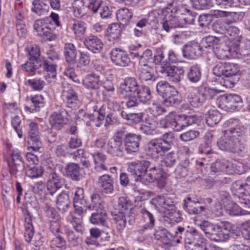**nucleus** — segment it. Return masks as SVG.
<instances>
[{"mask_svg":"<svg viewBox=\"0 0 250 250\" xmlns=\"http://www.w3.org/2000/svg\"><path fill=\"white\" fill-rule=\"evenodd\" d=\"M127 170L135 176V181L147 185L163 177L161 169L148 161H137L128 163Z\"/></svg>","mask_w":250,"mask_h":250,"instance_id":"obj_1","label":"nucleus"},{"mask_svg":"<svg viewBox=\"0 0 250 250\" xmlns=\"http://www.w3.org/2000/svg\"><path fill=\"white\" fill-rule=\"evenodd\" d=\"M195 16V14L192 13L187 5H181L174 15L168 14L163 19V28L168 32L171 28L184 27L187 24H191Z\"/></svg>","mask_w":250,"mask_h":250,"instance_id":"obj_2","label":"nucleus"},{"mask_svg":"<svg viewBox=\"0 0 250 250\" xmlns=\"http://www.w3.org/2000/svg\"><path fill=\"white\" fill-rule=\"evenodd\" d=\"M244 134V129L240 128L225 131L217 142L219 148L221 150L232 153L241 151L243 146L241 142Z\"/></svg>","mask_w":250,"mask_h":250,"instance_id":"obj_3","label":"nucleus"},{"mask_svg":"<svg viewBox=\"0 0 250 250\" xmlns=\"http://www.w3.org/2000/svg\"><path fill=\"white\" fill-rule=\"evenodd\" d=\"M84 203L83 189L81 188H77L73 199L75 211L71 212L67 217V220L77 232H81L83 230L82 215L84 212V209L82 205H84Z\"/></svg>","mask_w":250,"mask_h":250,"instance_id":"obj_4","label":"nucleus"},{"mask_svg":"<svg viewBox=\"0 0 250 250\" xmlns=\"http://www.w3.org/2000/svg\"><path fill=\"white\" fill-rule=\"evenodd\" d=\"M140 86L137 80L133 77L125 78L124 82L120 84L119 92L126 99V104L127 107H132L137 104V100L134 94Z\"/></svg>","mask_w":250,"mask_h":250,"instance_id":"obj_5","label":"nucleus"},{"mask_svg":"<svg viewBox=\"0 0 250 250\" xmlns=\"http://www.w3.org/2000/svg\"><path fill=\"white\" fill-rule=\"evenodd\" d=\"M156 90L158 94L165 98V102L167 105L179 103L180 98L178 91L167 82L161 81L158 82Z\"/></svg>","mask_w":250,"mask_h":250,"instance_id":"obj_6","label":"nucleus"},{"mask_svg":"<svg viewBox=\"0 0 250 250\" xmlns=\"http://www.w3.org/2000/svg\"><path fill=\"white\" fill-rule=\"evenodd\" d=\"M165 137L152 140L147 144L145 150L147 156L156 159L171 148V142L166 140Z\"/></svg>","mask_w":250,"mask_h":250,"instance_id":"obj_7","label":"nucleus"},{"mask_svg":"<svg viewBox=\"0 0 250 250\" xmlns=\"http://www.w3.org/2000/svg\"><path fill=\"white\" fill-rule=\"evenodd\" d=\"M33 29L38 36L43 37L46 40L53 41L58 38V35L54 31L55 27L50 26L48 19L36 20L33 24Z\"/></svg>","mask_w":250,"mask_h":250,"instance_id":"obj_8","label":"nucleus"},{"mask_svg":"<svg viewBox=\"0 0 250 250\" xmlns=\"http://www.w3.org/2000/svg\"><path fill=\"white\" fill-rule=\"evenodd\" d=\"M8 147L11 150L10 160L8 162L9 172L15 177L21 176L24 169V162L21 155V152L17 149H12L10 145H8Z\"/></svg>","mask_w":250,"mask_h":250,"instance_id":"obj_9","label":"nucleus"},{"mask_svg":"<svg viewBox=\"0 0 250 250\" xmlns=\"http://www.w3.org/2000/svg\"><path fill=\"white\" fill-rule=\"evenodd\" d=\"M128 211V204L125 198L120 197L118 204L114 206V211L116 228L119 231H122L125 227V213Z\"/></svg>","mask_w":250,"mask_h":250,"instance_id":"obj_10","label":"nucleus"},{"mask_svg":"<svg viewBox=\"0 0 250 250\" xmlns=\"http://www.w3.org/2000/svg\"><path fill=\"white\" fill-rule=\"evenodd\" d=\"M239 68L237 64L231 63H225V78H222L223 82H221L223 86L226 88L231 87L239 79Z\"/></svg>","mask_w":250,"mask_h":250,"instance_id":"obj_11","label":"nucleus"},{"mask_svg":"<svg viewBox=\"0 0 250 250\" xmlns=\"http://www.w3.org/2000/svg\"><path fill=\"white\" fill-rule=\"evenodd\" d=\"M161 72L167 77L169 81L174 83L179 82L184 74L183 67L173 66L165 62L162 63V69Z\"/></svg>","mask_w":250,"mask_h":250,"instance_id":"obj_12","label":"nucleus"},{"mask_svg":"<svg viewBox=\"0 0 250 250\" xmlns=\"http://www.w3.org/2000/svg\"><path fill=\"white\" fill-rule=\"evenodd\" d=\"M61 96L68 107L73 108L78 106L79 102L78 95L71 85L63 86Z\"/></svg>","mask_w":250,"mask_h":250,"instance_id":"obj_13","label":"nucleus"},{"mask_svg":"<svg viewBox=\"0 0 250 250\" xmlns=\"http://www.w3.org/2000/svg\"><path fill=\"white\" fill-rule=\"evenodd\" d=\"M67 112L65 110H59L52 113L49 117V123L52 128L59 130L68 121Z\"/></svg>","mask_w":250,"mask_h":250,"instance_id":"obj_14","label":"nucleus"},{"mask_svg":"<svg viewBox=\"0 0 250 250\" xmlns=\"http://www.w3.org/2000/svg\"><path fill=\"white\" fill-rule=\"evenodd\" d=\"M110 58L113 63L121 67L128 66L130 62L127 53L119 48H114L111 50Z\"/></svg>","mask_w":250,"mask_h":250,"instance_id":"obj_15","label":"nucleus"},{"mask_svg":"<svg viewBox=\"0 0 250 250\" xmlns=\"http://www.w3.org/2000/svg\"><path fill=\"white\" fill-rule=\"evenodd\" d=\"M63 184V179L52 171L48 176L46 186L50 194L53 195L62 187Z\"/></svg>","mask_w":250,"mask_h":250,"instance_id":"obj_16","label":"nucleus"},{"mask_svg":"<svg viewBox=\"0 0 250 250\" xmlns=\"http://www.w3.org/2000/svg\"><path fill=\"white\" fill-rule=\"evenodd\" d=\"M202 47L197 42H190L183 48V56L188 59H195L201 54Z\"/></svg>","mask_w":250,"mask_h":250,"instance_id":"obj_17","label":"nucleus"},{"mask_svg":"<svg viewBox=\"0 0 250 250\" xmlns=\"http://www.w3.org/2000/svg\"><path fill=\"white\" fill-rule=\"evenodd\" d=\"M83 44L88 50L94 53L100 52L104 46L101 40L93 35L86 36L83 41Z\"/></svg>","mask_w":250,"mask_h":250,"instance_id":"obj_18","label":"nucleus"},{"mask_svg":"<svg viewBox=\"0 0 250 250\" xmlns=\"http://www.w3.org/2000/svg\"><path fill=\"white\" fill-rule=\"evenodd\" d=\"M89 106L90 108V111H93V113L92 115H89L92 118L96 117L98 123L96 124V126L100 127L101 125V122L102 121L105 117L106 106L103 105L100 102H91Z\"/></svg>","mask_w":250,"mask_h":250,"instance_id":"obj_19","label":"nucleus"},{"mask_svg":"<svg viewBox=\"0 0 250 250\" xmlns=\"http://www.w3.org/2000/svg\"><path fill=\"white\" fill-rule=\"evenodd\" d=\"M187 101L191 106L198 107L202 105L205 103V98L201 89H193L188 91Z\"/></svg>","mask_w":250,"mask_h":250,"instance_id":"obj_20","label":"nucleus"},{"mask_svg":"<svg viewBox=\"0 0 250 250\" xmlns=\"http://www.w3.org/2000/svg\"><path fill=\"white\" fill-rule=\"evenodd\" d=\"M211 169L215 172L221 171L228 174H232L234 170L233 161H229L225 159L216 161L211 166Z\"/></svg>","mask_w":250,"mask_h":250,"instance_id":"obj_21","label":"nucleus"},{"mask_svg":"<svg viewBox=\"0 0 250 250\" xmlns=\"http://www.w3.org/2000/svg\"><path fill=\"white\" fill-rule=\"evenodd\" d=\"M123 149L122 139L114 137L109 140L107 144V151L113 156H122Z\"/></svg>","mask_w":250,"mask_h":250,"instance_id":"obj_22","label":"nucleus"},{"mask_svg":"<svg viewBox=\"0 0 250 250\" xmlns=\"http://www.w3.org/2000/svg\"><path fill=\"white\" fill-rule=\"evenodd\" d=\"M141 137L134 134H127L125 139V149L128 153L135 152L138 151Z\"/></svg>","mask_w":250,"mask_h":250,"instance_id":"obj_23","label":"nucleus"},{"mask_svg":"<svg viewBox=\"0 0 250 250\" xmlns=\"http://www.w3.org/2000/svg\"><path fill=\"white\" fill-rule=\"evenodd\" d=\"M83 84L87 89H97L102 85L103 81L99 75L91 73L85 77Z\"/></svg>","mask_w":250,"mask_h":250,"instance_id":"obj_24","label":"nucleus"},{"mask_svg":"<svg viewBox=\"0 0 250 250\" xmlns=\"http://www.w3.org/2000/svg\"><path fill=\"white\" fill-rule=\"evenodd\" d=\"M114 182L112 177L108 174H104L99 177L98 185L103 192L111 194L114 191Z\"/></svg>","mask_w":250,"mask_h":250,"instance_id":"obj_25","label":"nucleus"},{"mask_svg":"<svg viewBox=\"0 0 250 250\" xmlns=\"http://www.w3.org/2000/svg\"><path fill=\"white\" fill-rule=\"evenodd\" d=\"M139 76L143 82H153L155 81L154 70L150 65L139 66Z\"/></svg>","mask_w":250,"mask_h":250,"instance_id":"obj_26","label":"nucleus"},{"mask_svg":"<svg viewBox=\"0 0 250 250\" xmlns=\"http://www.w3.org/2000/svg\"><path fill=\"white\" fill-rule=\"evenodd\" d=\"M43 67L45 79L50 83H54L56 80V65L44 62Z\"/></svg>","mask_w":250,"mask_h":250,"instance_id":"obj_27","label":"nucleus"},{"mask_svg":"<svg viewBox=\"0 0 250 250\" xmlns=\"http://www.w3.org/2000/svg\"><path fill=\"white\" fill-rule=\"evenodd\" d=\"M183 208L186 211L190 214H197L204 211L206 209V208L204 206H201L199 208H196L192 206V203H200V202L197 200H193L190 197H187L184 200Z\"/></svg>","mask_w":250,"mask_h":250,"instance_id":"obj_28","label":"nucleus"},{"mask_svg":"<svg viewBox=\"0 0 250 250\" xmlns=\"http://www.w3.org/2000/svg\"><path fill=\"white\" fill-rule=\"evenodd\" d=\"M178 114L175 112H171L164 118L160 121V125L163 128H171L175 131L177 127V120Z\"/></svg>","mask_w":250,"mask_h":250,"instance_id":"obj_29","label":"nucleus"},{"mask_svg":"<svg viewBox=\"0 0 250 250\" xmlns=\"http://www.w3.org/2000/svg\"><path fill=\"white\" fill-rule=\"evenodd\" d=\"M141 212L143 214L145 224L138 230V231L140 233H143L146 230L150 229L153 228L155 224V219L153 215L146 209L145 208L142 209Z\"/></svg>","mask_w":250,"mask_h":250,"instance_id":"obj_30","label":"nucleus"},{"mask_svg":"<svg viewBox=\"0 0 250 250\" xmlns=\"http://www.w3.org/2000/svg\"><path fill=\"white\" fill-rule=\"evenodd\" d=\"M232 189L236 192V193L250 196V176L249 177L243 184L241 181H237L232 185Z\"/></svg>","mask_w":250,"mask_h":250,"instance_id":"obj_31","label":"nucleus"},{"mask_svg":"<svg viewBox=\"0 0 250 250\" xmlns=\"http://www.w3.org/2000/svg\"><path fill=\"white\" fill-rule=\"evenodd\" d=\"M211 15L215 18L229 17L232 19V21L234 22H236L242 19L244 13L242 12H228L222 10H214L211 13Z\"/></svg>","mask_w":250,"mask_h":250,"instance_id":"obj_32","label":"nucleus"},{"mask_svg":"<svg viewBox=\"0 0 250 250\" xmlns=\"http://www.w3.org/2000/svg\"><path fill=\"white\" fill-rule=\"evenodd\" d=\"M87 2V0H74L72 6L76 17H81L86 13L88 9Z\"/></svg>","mask_w":250,"mask_h":250,"instance_id":"obj_33","label":"nucleus"},{"mask_svg":"<svg viewBox=\"0 0 250 250\" xmlns=\"http://www.w3.org/2000/svg\"><path fill=\"white\" fill-rule=\"evenodd\" d=\"M64 54L67 62L74 63L76 62L77 51L72 43H66L64 46Z\"/></svg>","mask_w":250,"mask_h":250,"instance_id":"obj_34","label":"nucleus"},{"mask_svg":"<svg viewBox=\"0 0 250 250\" xmlns=\"http://www.w3.org/2000/svg\"><path fill=\"white\" fill-rule=\"evenodd\" d=\"M223 41L224 40L214 47V54L218 59L224 60L227 58L230 54L229 47L223 43Z\"/></svg>","mask_w":250,"mask_h":250,"instance_id":"obj_35","label":"nucleus"},{"mask_svg":"<svg viewBox=\"0 0 250 250\" xmlns=\"http://www.w3.org/2000/svg\"><path fill=\"white\" fill-rule=\"evenodd\" d=\"M121 35V27L118 23H112L107 28V37L109 41L116 42Z\"/></svg>","mask_w":250,"mask_h":250,"instance_id":"obj_36","label":"nucleus"},{"mask_svg":"<svg viewBox=\"0 0 250 250\" xmlns=\"http://www.w3.org/2000/svg\"><path fill=\"white\" fill-rule=\"evenodd\" d=\"M95 164L94 168L98 171L105 170L107 169L104 163L106 160V156L104 154L100 152H95L92 154Z\"/></svg>","mask_w":250,"mask_h":250,"instance_id":"obj_37","label":"nucleus"},{"mask_svg":"<svg viewBox=\"0 0 250 250\" xmlns=\"http://www.w3.org/2000/svg\"><path fill=\"white\" fill-rule=\"evenodd\" d=\"M227 28L225 36L228 37L230 40L235 41V43L237 45V43L240 42L242 38L239 29L236 26L230 25L229 23Z\"/></svg>","mask_w":250,"mask_h":250,"instance_id":"obj_38","label":"nucleus"},{"mask_svg":"<svg viewBox=\"0 0 250 250\" xmlns=\"http://www.w3.org/2000/svg\"><path fill=\"white\" fill-rule=\"evenodd\" d=\"M31 149L34 152H41L42 144L40 140L39 134L28 136V150Z\"/></svg>","mask_w":250,"mask_h":250,"instance_id":"obj_39","label":"nucleus"},{"mask_svg":"<svg viewBox=\"0 0 250 250\" xmlns=\"http://www.w3.org/2000/svg\"><path fill=\"white\" fill-rule=\"evenodd\" d=\"M70 203L69 196L66 193L62 192L57 197L56 205L60 211H65L68 208Z\"/></svg>","mask_w":250,"mask_h":250,"instance_id":"obj_40","label":"nucleus"},{"mask_svg":"<svg viewBox=\"0 0 250 250\" xmlns=\"http://www.w3.org/2000/svg\"><path fill=\"white\" fill-rule=\"evenodd\" d=\"M133 16V13L128 9L124 8L119 9L116 13L117 20L123 25L127 24Z\"/></svg>","mask_w":250,"mask_h":250,"instance_id":"obj_41","label":"nucleus"},{"mask_svg":"<svg viewBox=\"0 0 250 250\" xmlns=\"http://www.w3.org/2000/svg\"><path fill=\"white\" fill-rule=\"evenodd\" d=\"M224 40L223 37H217L213 36H208L203 38L202 40V44L203 47L212 48L214 50V47L217 44L222 42Z\"/></svg>","mask_w":250,"mask_h":250,"instance_id":"obj_42","label":"nucleus"},{"mask_svg":"<svg viewBox=\"0 0 250 250\" xmlns=\"http://www.w3.org/2000/svg\"><path fill=\"white\" fill-rule=\"evenodd\" d=\"M226 211L230 215L236 216L250 214V212L243 210L238 205L232 202L229 203L226 207Z\"/></svg>","mask_w":250,"mask_h":250,"instance_id":"obj_43","label":"nucleus"},{"mask_svg":"<svg viewBox=\"0 0 250 250\" xmlns=\"http://www.w3.org/2000/svg\"><path fill=\"white\" fill-rule=\"evenodd\" d=\"M24 228V236L25 240L29 243L31 241L34 234V229L30 216H27L25 218Z\"/></svg>","mask_w":250,"mask_h":250,"instance_id":"obj_44","label":"nucleus"},{"mask_svg":"<svg viewBox=\"0 0 250 250\" xmlns=\"http://www.w3.org/2000/svg\"><path fill=\"white\" fill-rule=\"evenodd\" d=\"M221 114L215 110H209L206 114V120L209 126L216 125L221 119Z\"/></svg>","mask_w":250,"mask_h":250,"instance_id":"obj_45","label":"nucleus"},{"mask_svg":"<svg viewBox=\"0 0 250 250\" xmlns=\"http://www.w3.org/2000/svg\"><path fill=\"white\" fill-rule=\"evenodd\" d=\"M231 225L229 223H226L222 226L220 227L219 231H218L217 235H215V241H224L228 240L229 238V232Z\"/></svg>","mask_w":250,"mask_h":250,"instance_id":"obj_46","label":"nucleus"},{"mask_svg":"<svg viewBox=\"0 0 250 250\" xmlns=\"http://www.w3.org/2000/svg\"><path fill=\"white\" fill-rule=\"evenodd\" d=\"M135 94H137L138 99L142 103H147L151 98L150 90L146 86L140 85Z\"/></svg>","mask_w":250,"mask_h":250,"instance_id":"obj_47","label":"nucleus"},{"mask_svg":"<svg viewBox=\"0 0 250 250\" xmlns=\"http://www.w3.org/2000/svg\"><path fill=\"white\" fill-rule=\"evenodd\" d=\"M43 173V169L42 167L38 164L29 166L26 171V175L31 178L41 177Z\"/></svg>","mask_w":250,"mask_h":250,"instance_id":"obj_48","label":"nucleus"},{"mask_svg":"<svg viewBox=\"0 0 250 250\" xmlns=\"http://www.w3.org/2000/svg\"><path fill=\"white\" fill-rule=\"evenodd\" d=\"M31 101L34 105V108L28 106L25 107L26 110L29 111L31 113L34 112V111H37L39 110L40 107L43 106L44 99L42 95H36L31 98Z\"/></svg>","mask_w":250,"mask_h":250,"instance_id":"obj_49","label":"nucleus"},{"mask_svg":"<svg viewBox=\"0 0 250 250\" xmlns=\"http://www.w3.org/2000/svg\"><path fill=\"white\" fill-rule=\"evenodd\" d=\"M25 51L26 54L29 56V60H38L40 56V51L37 45H28L25 47Z\"/></svg>","mask_w":250,"mask_h":250,"instance_id":"obj_50","label":"nucleus"},{"mask_svg":"<svg viewBox=\"0 0 250 250\" xmlns=\"http://www.w3.org/2000/svg\"><path fill=\"white\" fill-rule=\"evenodd\" d=\"M72 29L75 35L76 39L81 40L85 32L86 26L83 22H75L73 24Z\"/></svg>","mask_w":250,"mask_h":250,"instance_id":"obj_51","label":"nucleus"},{"mask_svg":"<svg viewBox=\"0 0 250 250\" xmlns=\"http://www.w3.org/2000/svg\"><path fill=\"white\" fill-rule=\"evenodd\" d=\"M104 203L100 195L97 193H94L91 196V203L89 207L97 210H102Z\"/></svg>","mask_w":250,"mask_h":250,"instance_id":"obj_52","label":"nucleus"},{"mask_svg":"<svg viewBox=\"0 0 250 250\" xmlns=\"http://www.w3.org/2000/svg\"><path fill=\"white\" fill-rule=\"evenodd\" d=\"M201 77L200 68L198 65L191 66L188 73V77L190 82L196 83L199 81Z\"/></svg>","mask_w":250,"mask_h":250,"instance_id":"obj_53","label":"nucleus"},{"mask_svg":"<svg viewBox=\"0 0 250 250\" xmlns=\"http://www.w3.org/2000/svg\"><path fill=\"white\" fill-rule=\"evenodd\" d=\"M98 212L93 213L90 219V222L95 225H104L106 220L105 214L101 211V210H97Z\"/></svg>","mask_w":250,"mask_h":250,"instance_id":"obj_54","label":"nucleus"},{"mask_svg":"<svg viewBox=\"0 0 250 250\" xmlns=\"http://www.w3.org/2000/svg\"><path fill=\"white\" fill-rule=\"evenodd\" d=\"M228 95L230 110H235L241 105L242 100L240 96L233 94H229Z\"/></svg>","mask_w":250,"mask_h":250,"instance_id":"obj_55","label":"nucleus"},{"mask_svg":"<svg viewBox=\"0 0 250 250\" xmlns=\"http://www.w3.org/2000/svg\"><path fill=\"white\" fill-rule=\"evenodd\" d=\"M238 53L243 57L250 58V40H245L239 44Z\"/></svg>","mask_w":250,"mask_h":250,"instance_id":"obj_56","label":"nucleus"},{"mask_svg":"<svg viewBox=\"0 0 250 250\" xmlns=\"http://www.w3.org/2000/svg\"><path fill=\"white\" fill-rule=\"evenodd\" d=\"M152 60V53L149 49H146L140 56L139 59V66L149 65V63Z\"/></svg>","mask_w":250,"mask_h":250,"instance_id":"obj_57","label":"nucleus"},{"mask_svg":"<svg viewBox=\"0 0 250 250\" xmlns=\"http://www.w3.org/2000/svg\"><path fill=\"white\" fill-rule=\"evenodd\" d=\"M176 156L173 152L168 153L164 155L161 160L162 166L166 167H172L176 162Z\"/></svg>","mask_w":250,"mask_h":250,"instance_id":"obj_58","label":"nucleus"},{"mask_svg":"<svg viewBox=\"0 0 250 250\" xmlns=\"http://www.w3.org/2000/svg\"><path fill=\"white\" fill-rule=\"evenodd\" d=\"M51 246L58 249L57 250H69V247H67L66 242L60 236H57L53 238L51 242Z\"/></svg>","mask_w":250,"mask_h":250,"instance_id":"obj_59","label":"nucleus"},{"mask_svg":"<svg viewBox=\"0 0 250 250\" xmlns=\"http://www.w3.org/2000/svg\"><path fill=\"white\" fill-rule=\"evenodd\" d=\"M41 66V63L38 60H29L21 65L23 69L28 73L34 72Z\"/></svg>","mask_w":250,"mask_h":250,"instance_id":"obj_60","label":"nucleus"},{"mask_svg":"<svg viewBox=\"0 0 250 250\" xmlns=\"http://www.w3.org/2000/svg\"><path fill=\"white\" fill-rule=\"evenodd\" d=\"M229 23L228 21H217L213 23L212 29L216 33L225 35Z\"/></svg>","mask_w":250,"mask_h":250,"instance_id":"obj_61","label":"nucleus"},{"mask_svg":"<svg viewBox=\"0 0 250 250\" xmlns=\"http://www.w3.org/2000/svg\"><path fill=\"white\" fill-rule=\"evenodd\" d=\"M216 226L217 225L214 224L208 221H203L199 225L200 228L205 232L208 237L213 232V229L216 228Z\"/></svg>","mask_w":250,"mask_h":250,"instance_id":"obj_62","label":"nucleus"},{"mask_svg":"<svg viewBox=\"0 0 250 250\" xmlns=\"http://www.w3.org/2000/svg\"><path fill=\"white\" fill-rule=\"evenodd\" d=\"M104 89V90L103 91V96L104 99H106L108 100V96H111L114 91V87L111 81L108 80H105L104 82H103L102 85Z\"/></svg>","mask_w":250,"mask_h":250,"instance_id":"obj_63","label":"nucleus"},{"mask_svg":"<svg viewBox=\"0 0 250 250\" xmlns=\"http://www.w3.org/2000/svg\"><path fill=\"white\" fill-rule=\"evenodd\" d=\"M200 133L195 130H190L180 135V138L184 142L194 140L199 136Z\"/></svg>","mask_w":250,"mask_h":250,"instance_id":"obj_64","label":"nucleus"}]
</instances>
